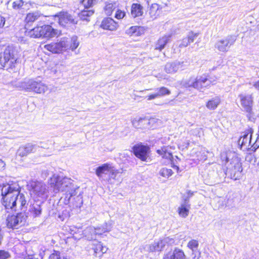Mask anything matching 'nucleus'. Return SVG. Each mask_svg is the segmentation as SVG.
<instances>
[{
  "label": "nucleus",
  "instance_id": "f257e3e1",
  "mask_svg": "<svg viewBox=\"0 0 259 259\" xmlns=\"http://www.w3.org/2000/svg\"><path fill=\"white\" fill-rule=\"evenodd\" d=\"M50 188L55 193L64 192V203L73 208L80 207L82 204V196L77 195L78 187L73 183V180L66 177L54 174L49 181Z\"/></svg>",
  "mask_w": 259,
  "mask_h": 259
},
{
  "label": "nucleus",
  "instance_id": "f03ea898",
  "mask_svg": "<svg viewBox=\"0 0 259 259\" xmlns=\"http://www.w3.org/2000/svg\"><path fill=\"white\" fill-rule=\"evenodd\" d=\"M20 191V187L16 183L6 184L3 186L1 190L3 204L6 209L14 206L15 199L19 196Z\"/></svg>",
  "mask_w": 259,
  "mask_h": 259
},
{
  "label": "nucleus",
  "instance_id": "7ed1b4c3",
  "mask_svg": "<svg viewBox=\"0 0 259 259\" xmlns=\"http://www.w3.org/2000/svg\"><path fill=\"white\" fill-rule=\"evenodd\" d=\"M53 23L41 26H36L29 31L30 37L33 38H51L57 37L62 35V31L52 27Z\"/></svg>",
  "mask_w": 259,
  "mask_h": 259
},
{
  "label": "nucleus",
  "instance_id": "20e7f679",
  "mask_svg": "<svg viewBox=\"0 0 259 259\" xmlns=\"http://www.w3.org/2000/svg\"><path fill=\"white\" fill-rule=\"evenodd\" d=\"M15 53L14 48L9 46L0 54V64L3 68L10 70L15 67L17 59Z\"/></svg>",
  "mask_w": 259,
  "mask_h": 259
},
{
  "label": "nucleus",
  "instance_id": "39448f33",
  "mask_svg": "<svg viewBox=\"0 0 259 259\" xmlns=\"http://www.w3.org/2000/svg\"><path fill=\"white\" fill-rule=\"evenodd\" d=\"M55 20H57L59 25L66 29L75 26L78 23L76 18L67 11H61L52 16Z\"/></svg>",
  "mask_w": 259,
  "mask_h": 259
},
{
  "label": "nucleus",
  "instance_id": "423d86ee",
  "mask_svg": "<svg viewBox=\"0 0 259 259\" xmlns=\"http://www.w3.org/2000/svg\"><path fill=\"white\" fill-rule=\"evenodd\" d=\"M131 152L140 160L145 161L149 156L151 150L149 146L140 142L132 147Z\"/></svg>",
  "mask_w": 259,
  "mask_h": 259
},
{
  "label": "nucleus",
  "instance_id": "0eeeda50",
  "mask_svg": "<svg viewBox=\"0 0 259 259\" xmlns=\"http://www.w3.org/2000/svg\"><path fill=\"white\" fill-rule=\"evenodd\" d=\"M30 187V193L33 197L46 199L48 197V191L44 183L41 182H32Z\"/></svg>",
  "mask_w": 259,
  "mask_h": 259
},
{
  "label": "nucleus",
  "instance_id": "6e6552de",
  "mask_svg": "<svg viewBox=\"0 0 259 259\" xmlns=\"http://www.w3.org/2000/svg\"><path fill=\"white\" fill-rule=\"evenodd\" d=\"M27 217L24 213H19L17 215H8L7 218V225L10 228L17 229L24 225Z\"/></svg>",
  "mask_w": 259,
  "mask_h": 259
},
{
  "label": "nucleus",
  "instance_id": "1a4fd4ad",
  "mask_svg": "<svg viewBox=\"0 0 259 259\" xmlns=\"http://www.w3.org/2000/svg\"><path fill=\"white\" fill-rule=\"evenodd\" d=\"M44 48L54 54H60L65 50V42L64 41V38H62L59 41L52 42L44 46Z\"/></svg>",
  "mask_w": 259,
  "mask_h": 259
},
{
  "label": "nucleus",
  "instance_id": "9d476101",
  "mask_svg": "<svg viewBox=\"0 0 259 259\" xmlns=\"http://www.w3.org/2000/svg\"><path fill=\"white\" fill-rule=\"evenodd\" d=\"M119 27L117 22L111 17H105L102 20L100 27L103 30L115 31Z\"/></svg>",
  "mask_w": 259,
  "mask_h": 259
},
{
  "label": "nucleus",
  "instance_id": "9b49d317",
  "mask_svg": "<svg viewBox=\"0 0 259 259\" xmlns=\"http://www.w3.org/2000/svg\"><path fill=\"white\" fill-rule=\"evenodd\" d=\"M242 171L241 163H234V165H232L227 170V172L230 174L231 178L234 180H239L241 178Z\"/></svg>",
  "mask_w": 259,
  "mask_h": 259
},
{
  "label": "nucleus",
  "instance_id": "f8f14e48",
  "mask_svg": "<svg viewBox=\"0 0 259 259\" xmlns=\"http://www.w3.org/2000/svg\"><path fill=\"white\" fill-rule=\"evenodd\" d=\"M209 78L210 76L208 73H204L202 75L197 76L189 87L197 90H200L203 88L206 87L204 84Z\"/></svg>",
  "mask_w": 259,
  "mask_h": 259
},
{
  "label": "nucleus",
  "instance_id": "ddd939ff",
  "mask_svg": "<svg viewBox=\"0 0 259 259\" xmlns=\"http://www.w3.org/2000/svg\"><path fill=\"white\" fill-rule=\"evenodd\" d=\"M220 158L223 162H238L240 160L238 154L231 150L222 152L220 154Z\"/></svg>",
  "mask_w": 259,
  "mask_h": 259
},
{
  "label": "nucleus",
  "instance_id": "4468645a",
  "mask_svg": "<svg viewBox=\"0 0 259 259\" xmlns=\"http://www.w3.org/2000/svg\"><path fill=\"white\" fill-rule=\"evenodd\" d=\"M15 204L14 206L10 207L9 209H11L13 211H16L19 209H22L24 207L26 208L28 204L27 201L24 194L20 193L19 196L16 198Z\"/></svg>",
  "mask_w": 259,
  "mask_h": 259
},
{
  "label": "nucleus",
  "instance_id": "2eb2a0df",
  "mask_svg": "<svg viewBox=\"0 0 259 259\" xmlns=\"http://www.w3.org/2000/svg\"><path fill=\"white\" fill-rule=\"evenodd\" d=\"M108 248L104 246L100 242H96L92 245V248L89 250L90 253L95 256H101L106 252Z\"/></svg>",
  "mask_w": 259,
  "mask_h": 259
},
{
  "label": "nucleus",
  "instance_id": "dca6fc26",
  "mask_svg": "<svg viewBox=\"0 0 259 259\" xmlns=\"http://www.w3.org/2000/svg\"><path fill=\"white\" fill-rule=\"evenodd\" d=\"M111 230V227L109 226L108 228H95L93 227H90L87 228L83 231V234L88 239H93L94 237L92 235L90 237L88 235V232H94L95 235H101L104 233L109 232Z\"/></svg>",
  "mask_w": 259,
  "mask_h": 259
},
{
  "label": "nucleus",
  "instance_id": "f3484780",
  "mask_svg": "<svg viewBox=\"0 0 259 259\" xmlns=\"http://www.w3.org/2000/svg\"><path fill=\"white\" fill-rule=\"evenodd\" d=\"M144 14V8L139 3H133L131 7V14L133 18H136L143 16Z\"/></svg>",
  "mask_w": 259,
  "mask_h": 259
},
{
  "label": "nucleus",
  "instance_id": "a211bd4d",
  "mask_svg": "<svg viewBox=\"0 0 259 259\" xmlns=\"http://www.w3.org/2000/svg\"><path fill=\"white\" fill-rule=\"evenodd\" d=\"M47 87L41 81H33L29 85L28 89L37 94L44 93L47 90Z\"/></svg>",
  "mask_w": 259,
  "mask_h": 259
},
{
  "label": "nucleus",
  "instance_id": "6ab92c4d",
  "mask_svg": "<svg viewBox=\"0 0 259 259\" xmlns=\"http://www.w3.org/2000/svg\"><path fill=\"white\" fill-rule=\"evenodd\" d=\"M198 33H195L192 31L189 32L188 34L183 38L179 45V48H186L192 43L195 38L198 35Z\"/></svg>",
  "mask_w": 259,
  "mask_h": 259
},
{
  "label": "nucleus",
  "instance_id": "aec40b11",
  "mask_svg": "<svg viewBox=\"0 0 259 259\" xmlns=\"http://www.w3.org/2000/svg\"><path fill=\"white\" fill-rule=\"evenodd\" d=\"M170 35H164L160 37L154 45V49L161 52L169 42L170 40Z\"/></svg>",
  "mask_w": 259,
  "mask_h": 259
},
{
  "label": "nucleus",
  "instance_id": "412c9836",
  "mask_svg": "<svg viewBox=\"0 0 259 259\" xmlns=\"http://www.w3.org/2000/svg\"><path fill=\"white\" fill-rule=\"evenodd\" d=\"M146 28L141 26H132L126 31V33L129 36H140L144 34Z\"/></svg>",
  "mask_w": 259,
  "mask_h": 259
},
{
  "label": "nucleus",
  "instance_id": "4be33fe9",
  "mask_svg": "<svg viewBox=\"0 0 259 259\" xmlns=\"http://www.w3.org/2000/svg\"><path fill=\"white\" fill-rule=\"evenodd\" d=\"M240 101L242 107L247 112H250L252 105V98L251 96H244L240 95Z\"/></svg>",
  "mask_w": 259,
  "mask_h": 259
},
{
  "label": "nucleus",
  "instance_id": "5701e85b",
  "mask_svg": "<svg viewBox=\"0 0 259 259\" xmlns=\"http://www.w3.org/2000/svg\"><path fill=\"white\" fill-rule=\"evenodd\" d=\"M162 7L159 5L154 3L152 4L149 10V14L150 18L154 20L159 17L162 14Z\"/></svg>",
  "mask_w": 259,
  "mask_h": 259
},
{
  "label": "nucleus",
  "instance_id": "b1692460",
  "mask_svg": "<svg viewBox=\"0 0 259 259\" xmlns=\"http://www.w3.org/2000/svg\"><path fill=\"white\" fill-rule=\"evenodd\" d=\"M65 42V50L73 51L75 50L79 45V42L76 36H73L70 38L63 37Z\"/></svg>",
  "mask_w": 259,
  "mask_h": 259
},
{
  "label": "nucleus",
  "instance_id": "393cba45",
  "mask_svg": "<svg viewBox=\"0 0 259 259\" xmlns=\"http://www.w3.org/2000/svg\"><path fill=\"white\" fill-rule=\"evenodd\" d=\"M164 259H186V256L182 250L176 248L173 251L167 253Z\"/></svg>",
  "mask_w": 259,
  "mask_h": 259
},
{
  "label": "nucleus",
  "instance_id": "a878e982",
  "mask_svg": "<svg viewBox=\"0 0 259 259\" xmlns=\"http://www.w3.org/2000/svg\"><path fill=\"white\" fill-rule=\"evenodd\" d=\"M190 209V205L189 204V201L185 200L178 208L177 211L181 217L185 218L188 215Z\"/></svg>",
  "mask_w": 259,
  "mask_h": 259
},
{
  "label": "nucleus",
  "instance_id": "bb28decb",
  "mask_svg": "<svg viewBox=\"0 0 259 259\" xmlns=\"http://www.w3.org/2000/svg\"><path fill=\"white\" fill-rule=\"evenodd\" d=\"M29 212L30 214L33 218L38 217L42 212V208L40 204L37 202H34L29 207Z\"/></svg>",
  "mask_w": 259,
  "mask_h": 259
},
{
  "label": "nucleus",
  "instance_id": "cd10ccee",
  "mask_svg": "<svg viewBox=\"0 0 259 259\" xmlns=\"http://www.w3.org/2000/svg\"><path fill=\"white\" fill-rule=\"evenodd\" d=\"M95 13V10L93 9H84L81 10L77 14L79 19L81 21L89 22L90 20V17Z\"/></svg>",
  "mask_w": 259,
  "mask_h": 259
},
{
  "label": "nucleus",
  "instance_id": "c85d7f7f",
  "mask_svg": "<svg viewBox=\"0 0 259 259\" xmlns=\"http://www.w3.org/2000/svg\"><path fill=\"white\" fill-rule=\"evenodd\" d=\"M113 167L109 166L107 163L104 164L102 166L98 167L96 171V174L97 176L101 178L104 175H108Z\"/></svg>",
  "mask_w": 259,
  "mask_h": 259
},
{
  "label": "nucleus",
  "instance_id": "c756f323",
  "mask_svg": "<svg viewBox=\"0 0 259 259\" xmlns=\"http://www.w3.org/2000/svg\"><path fill=\"white\" fill-rule=\"evenodd\" d=\"M221 102L220 97L216 96L214 98L208 100L206 103V107L210 110H215Z\"/></svg>",
  "mask_w": 259,
  "mask_h": 259
},
{
  "label": "nucleus",
  "instance_id": "7c9ffc66",
  "mask_svg": "<svg viewBox=\"0 0 259 259\" xmlns=\"http://www.w3.org/2000/svg\"><path fill=\"white\" fill-rule=\"evenodd\" d=\"M118 7H119V5L117 2L107 3L105 4L104 10L105 14L107 16H110L112 15L113 12L115 11Z\"/></svg>",
  "mask_w": 259,
  "mask_h": 259
},
{
  "label": "nucleus",
  "instance_id": "2f4dec72",
  "mask_svg": "<svg viewBox=\"0 0 259 259\" xmlns=\"http://www.w3.org/2000/svg\"><path fill=\"white\" fill-rule=\"evenodd\" d=\"M111 171L110 172L109 175V178L108 180L109 183L111 184H114V182L113 181V180L117 181L119 183H120L121 182L122 179L118 177V175L119 174H121L122 172L119 171L118 170L115 169L114 168V167H112Z\"/></svg>",
  "mask_w": 259,
  "mask_h": 259
},
{
  "label": "nucleus",
  "instance_id": "473e14b6",
  "mask_svg": "<svg viewBox=\"0 0 259 259\" xmlns=\"http://www.w3.org/2000/svg\"><path fill=\"white\" fill-rule=\"evenodd\" d=\"M231 45L229 39L225 38L218 41L215 47L219 51L226 52L227 51L228 47Z\"/></svg>",
  "mask_w": 259,
  "mask_h": 259
},
{
  "label": "nucleus",
  "instance_id": "72a5a7b5",
  "mask_svg": "<svg viewBox=\"0 0 259 259\" xmlns=\"http://www.w3.org/2000/svg\"><path fill=\"white\" fill-rule=\"evenodd\" d=\"M156 152L163 159L169 160L170 162L172 161L173 156L172 154L164 148L157 150Z\"/></svg>",
  "mask_w": 259,
  "mask_h": 259
},
{
  "label": "nucleus",
  "instance_id": "f704fd0d",
  "mask_svg": "<svg viewBox=\"0 0 259 259\" xmlns=\"http://www.w3.org/2000/svg\"><path fill=\"white\" fill-rule=\"evenodd\" d=\"M40 17V14L38 12H30L27 14L25 18L26 23H33Z\"/></svg>",
  "mask_w": 259,
  "mask_h": 259
},
{
  "label": "nucleus",
  "instance_id": "c9c22d12",
  "mask_svg": "<svg viewBox=\"0 0 259 259\" xmlns=\"http://www.w3.org/2000/svg\"><path fill=\"white\" fill-rule=\"evenodd\" d=\"M157 92L156 93L158 97H163L168 96L170 94V91L165 87H161L157 89Z\"/></svg>",
  "mask_w": 259,
  "mask_h": 259
},
{
  "label": "nucleus",
  "instance_id": "e433bc0d",
  "mask_svg": "<svg viewBox=\"0 0 259 259\" xmlns=\"http://www.w3.org/2000/svg\"><path fill=\"white\" fill-rule=\"evenodd\" d=\"M159 174L163 177L168 178L169 177L172 176L173 171L171 169L162 168L159 170Z\"/></svg>",
  "mask_w": 259,
  "mask_h": 259
},
{
  "label": "nucleus",
  "instance_id": "4c0bfd02",
  "mask_svg": "<svg viewBox=\"0 0 259 259\" xmlns=\"http://www.w3.org/2000/svg\"><path fill=\"white\" fill-rule=\"evenodd\" d=\"M125 15L126 13L125 11L118 8L116 9L115 11L114 17L118 20H121L125 16Z\"/></svg>",
  "mask_w": 259,
  "mask_h": 259
},
{
  "label": "nucleus",
  "instance_id": "58836bf2",
  "mask_svg": "<svg viewBox=\"0 0 259 259\" xmlns=\"http://www.w3.org/2000/svg\"><path fill=\"white\" fill-rule=\"evenodd\" d=\"M24 1L23 0H17L14 1L12 3V8L16 11L21 10L24 5Z\"/></svg>",
  "mask_w": 259,
  "mask_h": 259
},
{
  "label": "nucleus",
  "instance_id": "ea45409f",
  "mask_svg": "<svg viewBox=\"0 0 259 259\" xmlns=\"http://www.w3.org/2000/svg\"><path fill=\"white\" fill-rule=\"evenodd\" d=\"M198 244V242L197 240L193 239L188 242L187 246L192 250V252H194V251L197 250Z\"/></svg>",
  "mask_w": 259,
  "mask_h": 259
},
{
  "label": "nucleus",
  "instance_id": "a19ab883",
  "mask_svg": "<svg viewBox=\"0 0 259 259\" xmlns=\"http://www.w3.org/2000/svg\"><path fill=\"white\" fill-rule=\"evenodd\" d=\"M165 70L168 73L176 72L177 71L176 64L175 63L167 64L165 66Z\"/></svg>",
  "mask_w": 259,
  "mask_h": 259
},
{
  "label": "nucleus",
  "instance_id": "79ce46f5",
  "mask_svg": "<svg viewBox=\"0 0 259 259\" xmlns=\"http://www.w3.org/2000/svg\"><path fill=\"white\" fill-rule=\"evenodd\" d=\"M95 2V0H81L80 3L85 9H89L94 6Z\"/></svg>",
  "mask_w": 259,
  "mask_h": 259
},
{
  "label": "nucleus",
  "instance_id": "37998d69",
  "mask_svg": "<svg viewBox=\"0 0 259 259\" xmlns=\"http://www.w3.org/2000/svg\"><path fill=\"white\" fill-rule=\"evenodd\" d=\"M11 256L9 251L5 250H0V259H8Z\"/></svg>",
  "mask_w": 259,
  "mask_h": 259
},
{
  "label": "nucleus",
  "instance_id": "c03bdc74",
  "mask_svg": "<svg viewBox=\"0 0 259 259\" xmlns=\"http://www.w3.org/2000/svg\"><path fill=\"white\" fill-rule=\"evenodd\" d=\"M156 243L157 244V251H161L165 245L163 240H159L157 242H156Z\"/></svg>",
  "mask_w": 259,
  "mask_h": 259
},
{
  "label": "nucleus",
  "instance_id": "a18cd8bd",
  "mask_svg": "<svg viewBox=\"0 0 259 259\" xmlns=\"http://www.w3.org/2000/svg\"><path fill=\"white\" fill-rule=\"evenodd\" d=\"M49 259H68L66 257H61L60 256V253L59 252H55L54 253L51 254L49 257Z\"/></svg>",
  "mask_w": 259,
  "mask_h": 259
},
{
  "label": "nucleus",
  "instance_id": "49530a36",
  "mask_svg": "<svg viewBox=\"0 0 259 259\" xmlns=\"http://www.w3.org/2000/svg\"><path fill=\"white\" fill-rule=\"evenodd\" d=\"M157 244L156 242L147 246L148 250L150 252L157 251Z\"/></svg>",
  "mask_w": 259,
  "mask_h": 259
},
{
  "label": "nucleus",
  "instance_id": "de8ad7c7",
  "mask_svg": "<svg viewBox=\"0 0 259 259\" xmlns=\"http://www.w3.org/2000/svg\"><path fill=\"white\" fill-rule=\"evenodd\" d=\"M163 240L165 244H167L168 245H172L175 242L174 239L169 237H166Z\"/></svg>",
  "mask_w": 259,
  "mask_h": 259
},
{
  "label": "nucleus",
  "instance_id": "09e8293b",
  "mask_svg": "<svg viewBox=\"0 0 259 259\" xmlns=\"http://www.w3.org/2000/svg\"><path fill=\"white\" fill-rule=\"evenodd\" d=\"M192 255L193 259H199L200 257V252L198 250H195L193 252Z\"/></svg>",
  "mask_w": 259,
  "mask_h": 259
},
{
  "label": "nucleus",
  "instance_id": "8fccbe9b",
  "mask_svg": "<svg viewBox=\"0 0 259 259\" xmlns=\"http://www.w3.org/2000/svg\"><path fill=\"white\" fill-rule=\"evenodd\" d=\"M158 97L157 93H153L147 96L146 98L148 100H151Z\"/></svg>",
  "mask_w": 259,
  "mask_h": 259
},
{
  "label": "nucleus",
  "instance_id": "3c124183",
  "mask_svg": "<svg viewBox=\"0 0 259 259\" xmlns=\"http://www.w3.org/2000/svg\"><path fill=\"white\" fill-rule=\"evenodd\" d=\"M171 167L175 170H176L177 172H179L184 169V168H180L179 165H175V164H172Z\"/></svg>",
  "mask_w": 259,
  "mask_h": 259
},
{
  "label": "nucleus",
  "instance_id": "603ef678",
  "mask_svg": "<svg viewBox=\"0 0 259 259\" xmlns=\"http://www.w3.org/2000/svg\"><path fill=\"white\" fill-rule=\"evenodd\" d=\"M5 22V18L3 16H0V28H2L4 26Z\"/></svg>",
  "mask_w": 259,
  "mask_h": 259
},
{
  "label": "nucleus",
  "instance_id": "864d4df0",
  "mask_svg": "<svg viewBox=\"0 0 259 259\" xmlns=\"http://www.w3.org/2000/svg\"><path fill=\"white\" fill-rule=\"evenodd\" d=\"M143 120L142 119H139L138 120L135 121L134 122V124L135 126L137 127V128H141V123H142Z\"/></svg>",
  "mask_w": 259,
  "mask_h": 259
},
{
  "label": "nucleus",
  "instance_id": "5fc2aeb1",
  "mask_svg": "<svg viewBox=\"0 0 259 259\" xmlns=\"http://www.w3.org/2000/svg\"><path fill=\"white\" fill-rule=\"evenodd\" d=\"M218 199L219 200H218V202L219 203V206H218L219 208H222V207H223L226 206V204L224 203V202L222 199L219 198H218Z\"/></svg>",
  "mask_w": 259,
  "mask_h": 259
},
{
  "label": "nucleus",
  "instance_id": "6e6d98bb",
  "mask_svg": "<svg viewBox=\"0 0 259 259\" xmlns=\"http://www.w3.org/2000/svg\"><path fill=\"white\" fill-rule=\"evenodd\" d=\"M26 147H22V148L19 149V155L21 156L24 155L23 152V151L26 150Z\"/></svg>",
  "mask_w": 259,
  "mask_h": 259
},
{
  "label": "nucleus",
  "instance_id": "4d7b16f0",
  "mask_svg": "<svg viewBox=\"0 0 259 259\" xmlns=\"http://www.w3.org/2000/svg\"><path fill=\"white\" fill-rule=\"evenodd\" d=\"M253 86L257 90H259V80L256 81L254 84Z\"/></svg>",
  "mask_w": 259,
  "mask_h": 259
},
{
  "label": "nucleus",
  "instance_id": "13d9d810",
  "mask_svg": "<svg viewBox=\"0 0 259 259\" xmlns=\"http://www.w3.org/2000/svg\"><path fill=\"white\" fill-rule=\"evenodd\" d=\"M109 226L111 228V224H108V223H105L103 225L101 228H108Z\"/></svg>",
  "mask_w": 259,
  "mask_h": 259
},
{
  "label": "nucleus",
  "instance_id": "bf43d9fd",
  "mask_svg": "<svg viewBox=\"0 0 259 259\" xmlns=\"http://www.w3.org/2000/svg\"><path fill=\"white\" fill-rule=\"evenodd\" d=\"M88 235H90V237L92 235V236L94 237V238H95V236L96 235L95 234L94 232H88Z\"/></svg>",
  "mask_w": 259,
  "mask_h": 259
},
{
  "label": "nucleus",
  "instance_id": "052dcab7",
  "mask_svg": "<svg viewBox=\"0 0 259 259\" xmlns=\"http://www.w3.org/2000/svg\"><path fill=\"white\" fill-rule=\"evenodd\" d=\"M73 228H75V229H77V228L75 227H73ZM81 229V228L80 227L77 228V229Z\"/></svg>",
  "mask_w": 259,
  "mask_h": 259
},
{
  "label": "nucleus",
  "instance_id": "680f3d73",
  "mask_svg": "<svg viewBox=\"0 0 259 259\" xmlns=\"http://www.w3.org/2000/svg\"><path fill=\"white\" fill-rule=\"evenodd\" d=\"M71 230H72V231H74L75 233L76 232V231L75 230H74L73 229H71Z\"/></svg>",
  "mask_w": 259,
  "mask_h": 259
}]
</instances>
